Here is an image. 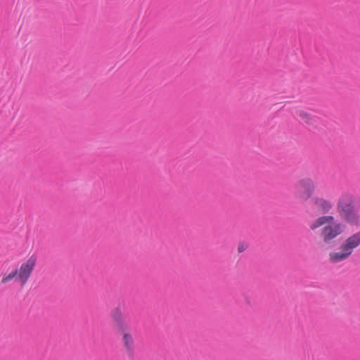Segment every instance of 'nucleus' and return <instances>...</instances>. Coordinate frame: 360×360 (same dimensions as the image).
I'll return each mask as SVG.
<instances>
[{
	"mask_svg": "<svg viewBox=\"0 0 360 360\" xmlns=\"http://www.w3.org/2000/svg\"><path fill=\"white\" fill-rule=\"evenodd\" d=\"M110 317L116 330L128 326L126 323L125 314L120 307H115L110 312Z\"/></svg>",
	"mask_w": 360,
	"mask_h": 360,
	"instance_id": "1a4fd4ad",
	"label": "nucleus"
},
{
	"mask_svg": "<svg viewBox=\"0 0 360 360\" xmlns=\"http://www.w3.org/2000/svg\"><path fill=\"white\" fill-rule=\"evenodd\" d=\"M18 276L17 269H15L8 274H4L2 276L1 283L2 284H7L13 280H15V281L18 283Z\"/></svg>",
	"mask_w": 360,
	"mask_h": 360,
	"instance_id": "9d476101",
	"label": "nucleus"
},
{
	"mask_svg": "<svg viewBox=\"0 0 360 360\" xmlns=\"http://www.w3.org/2000/svg\"><path fill=\"white\" fill-rule=\"evenodd\" d=\"M248 248V244L245 243H240L238 246V252H243Z\"/></svg>",
	"mask_w": 360,
	"mask_h": 360,
	"instance_id": "9b49d317",
	"label": "nucleus"
},
{
	"mask_svg": "<svg viewBox=\"0 0 360 360\" xmlns=\"http://www.w3.org/2000/svg\"><path fill=\"white\" fill-rule=\"evenodd\" d=\"M295 118L302 124L315 127L316 117L304 109H297L294 114Z\"/></svg>",
	"mask_w": 360,
	"mask_h": 360,
	"instance_id": "6e6552de",
	"label": "nucleus"
},
{
	"mask_svg": "<svg viewBox=\"0 0 360 360\" xmlns=\"http://www.w3.org/2000/svg\"><path fill=\"white\" fill-rule=\"evenodd\" d=\"M321 227L320 236L325 244L334 243L345 231V225L330 214L321 215L309 224L311 231Z\"/></svg>",
	"mask_w": 360,
	"mask_h": 360,
	"instance_id": "f257e3e1",
	"label": "nucleus"
},
{
	"mask_svg": "<svg viewBox=\"0 0 360 360\" xmlns=\"http://www.w3.org/2000/svg\"><path fill=\"white\" fill-rule=\"evenodd\" d=\"M360 247V229L349 235L340 244L338 251H332L328 259L338 264L349 259L354 250Z\"/></svg>",
	"mask_w": 360,
	"mask_h": 360,
	"instance_id": "7ed1b4c3",
	"label": "nucleus"
},
{
	"mask_svg": "<svg viewBox=\"0 0 360 360\" xmlns=\"http://www.w3.org/2000/svg\"><path fill=\"white\" fill-rule=\"evenodd\" d=\"M296 196L302 202L308 200L316 190V184L311 178L300 179L295 186Z\"/></svg>",
	"mask_w": 360,
	"mask_h": 360,
	"instance_id": "39448f33",
	"label": "nucleus"
},
{
	"mask_svg": "<svg viewBox=\"0 0 360 360\" xmlns=\"http://www.w3.org/2000/svg\"><path fill=\"white\" fill-rule=\"evenodd\" d=\"M120 334V343L124 352L129 356L134 355L136 348V342L134 335L130 331L129 326L117 329Z\"/></svg>",
	"mask_w": 360,
	"mask_h": 360,
	"instance_id": "423d86ee",
	"label": "nucleus"
},
{
	"mask_svg": "<svg viewBox=\"0 0 360 360\" xmlns=\"http://www.w3.org/2000/svg\"><path fill=\"white\" fill-rule=\"evenodd\" d=\"M336 210L346 224L352 227H360L359 205L352 193L342 191L339 195L336 201Z\"/></svg>",
	"mask_w": 360,
	"mask_h": 360,
	"instance_id": "f03ea898",
	"label": "nucleus"
},
{
	"mask_svg": "<svg viewBox=\"0 0 360 360\" xmlns=\"http://www.w3.org/2000/svg\"><path fill=\"white\" fill-rule=\"evenodd\" d=\"M311 204L314 209L323 214L330 212L334 206L333 202L330 200L321 196L312 197Z\"/></svg>",
	"mask_w": 360,
	"mask_h": 360,
	"instance_id": "0eeeda50",
	"label": "nucleus"
},
{
	"mask_svg": "<svg viewBox=\"0 0 360 360\" xmlns=\"http://www.w3.org/2000/svg\"><path fill=\"white\" fill-rule=\"evenodd\" d=\"M37 261V255L32 254L21 263L19 269H17L18 283L21 286H24L31 278L36 268Z\"/></svg>",
	"mask_w": 360,
	"mask_h": 360,
	"instance_id": "20e7f679",
	"label": "nucleus"
}]
</instances>
